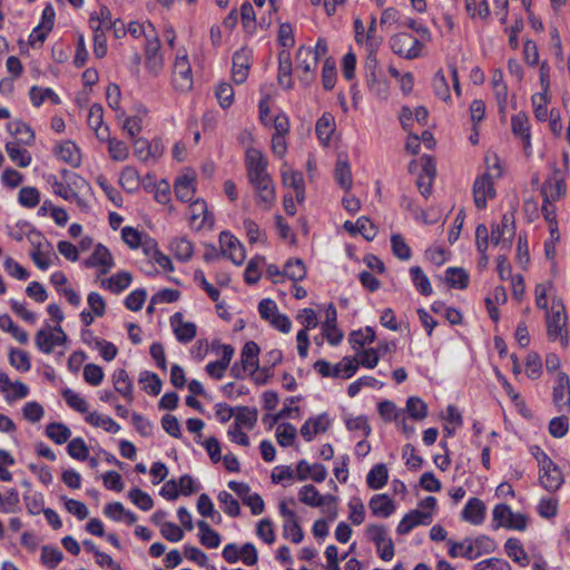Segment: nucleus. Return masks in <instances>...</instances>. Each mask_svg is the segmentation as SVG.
Instances as JSON below:
<instances>
[{
  "mask_svg": "<svg viewBox=\"0 0 570 570\" xmlns=\"http://www.w3.org/2000/svg\"><path fill=\"white\" fill-rule=\"evenodd\" d=\"M55 155L62 161L78 167L81 161L79 148L72 141H63L55 148Z\"/></svg>",
  "mask_w": 570,
  "mask_h": 570,
  "instance_id": "obj_28",
  "label": "nucleus"
},
{
  "mask_svg": "<svg viewBox=\"0 0 570 570\" xmlns=\"http://www.w3.org/2000/svg\"><path fill=\"white\" fill-rule=\"evenodd\" d=\"M87 268H99V275H106L115 266L110 250L102 244L95 246L92 254L83 261Z\"/></svg>",
  "mask_w": 570,
  "mask_h": 570,
  "instance_id": "obj_14",
  "label": "nucleus"
},
{
  "mask_svg": "<svg viewBox=\"0 0 570 570\" xmlns=\"http://www.w3.org/2000/svg\"><path fill=\"white\" fill-rule=\"evenodd\" d=\"M357 371L355 358L345 356L341 362L333 366L332 377H352Z\"/></svg>",
  "mask_w": 570,
  "mask_h": 570,
  "instance_id": "obj_50",
  "label": "nucleus"
},
{
  "mask_svg": "<svg viewBox=\"0 0 570 570\" xmlns=\"http://www.w3.org/2000/svg\"><path fill=\"white\" fill-rule=\"evenodd\" d=\"M474 570H511L510 563L500 558H490L476 562L473 566Z\"/></svg>",
  "mask_w": 570,
  "mask_h": 570,
  "instance_id": "obj_64",
  "label": "nucleus"
},
{
  "mask_svg": "<svg viewBox=\"0 0 570 570\" xmlns=\"http://www.w3.org/2000/svg\"><path fill=\"white\" fill-rule=\"evenodd\" d=\"M258 355L259 346L255 342L249 341L245 343L240 354L243 370L250 371L252 374L258 371Z\"/></svg>",
  "mask_w": 570,
  "mask_h": 570,
  "instance_id": "obj_32",
  "label": "nucleus"
},
{
  "mask_svg": "<svg viewBox=\"0 0 570 570\" xmlns=\"http://www.w3.org/2000/svg\"><path fill=\"white\" fill-rule=\"evenodd\" d=\"M268 159L265 157L262 150L257 148H248L245 154V168L247 178H258L265 175H269L267 171Z\"/></svg>",
  "mask_w": 570,
  "mask_h": 570,
  "instance_id": "obj_13",
  "label": "nucleus"
},
{
  "mask_svg": "<svg viewBox=\"0 0 570 570\" xmlns=\"http://www.w3.org/2000/svg\"><path fill=\"white\" fill-rule=\"evenodd\" d=\"M330 426V420L326 414L311 417L301 428V435L305 441H312L320 432H325Z\"/></svg>",
  "mask_w": 570,
  "mask_h": 570,
  "instance_id": "obj_24",
  "label": "nucleus"
},
{
  "mask_svg": "<svg viewBox=\"0 0 570 570\" xmlns=\"http://www.w3.org/2000/svg\"><path fill=\"white\" fill-rule=\"evenodd\" d=\"M46 435L57 444L66 443L70 435V429L63 423L52 422L46 428Z\"/></svg>",
  "mask_w": 570,
  "mask_h": 570,
  "instance_id": "obj_47",
  "label": "nucleus"
},
{
  "mask_svg": "<svg viewBox=\"0 0 570 570\" xmlns=\"http://www.w3.org/2000/svg\"><path fill=\"white\" fill-rule=\"evenodd\" d=\"M445 281L453 288L464 289L469 285V274L460 267H449L445 271Z\"/></svg>",
  "mask_w": 570,
  "mask_h": 570,
  "instance_id": "obj_46",
  "label": "nucleus"
},
{
  "mask_svg": "<svg viewBox=\"0 0 570 570\" xmlns=\"http://www.w3.org/2000/svg\"><path fill=\"white\" fill-rule=\"evenodd\" d=\"M253 63V52L248 48L237 50L233 56L232 77L235 83H244Z\"/></svg>",
  "mask_w": 570,
  "mask_h": 570,
  "instance_id": "obj_15",
  "label": "nucleus"
},
{
  "mask_svg": "<svg viewBox=\"0 0 570 570\" xmlns=\"http://www.w3.org/2000/svg\"><path fill=\"white\" fill-rule=\"evenodd\" d=\"M170 325L177 341L183 344L191 342L197 334L196 324L193 322H185L181 313L177 312L170 316Z\"/></svg>",
  "mask_w": 570,
  "mask_h": 570,
  "instance_id": "obj_19",
  "label": "nucleus"
},
{
  "mask_svg": "<svg viewBox=\"0 0 570 570\" xmlns=\"http://www.w3.org/2000/svg\"><path fill=\"white\" fill-rule=\"evenodd\" d=\"M174 83L181 91L188 90L193 86L191 68L187 55L177 56L174 63Z\"/></svg>",
  "mask_w": 570,
  "mask_h": 570,
  "instance_id": "obj_16",
  "label": "nucleus"
},
{
  "mask_svg": "<svg viewBox=\"0 0 570 570\" xmlns=\"http://www.w3.org/2000/svg\"><path fill=\"white\" fill-rule=\"evenodd\" d=\"M406 411L409 415L416 421H421L428 416V405L417 396H411L407 399Z\"/></svg>",
  "mask_w": 570,
  "mask_h": 570,
  "instance_id": "obj_54",
  "label": "nucleus"
},
{
  "mask_svg": "<svg viewBox=\"0 0 570 570\" xmlns=\"http://www.w3.org/2000/svg\"><path fill=\"white\" fill-rule=\"evenodd\" d=\"M366 537L375 543L377 553L384 561H390L394 557V543L389 537L385 525L370 524L366 527Z\"/></svg>",
  "mask_w": 570,
  "mask_h": 570,
  "instance_id": "obj_6",
  "label": "nucleus"
},
{
  "mask_svg": "<svg viewBox=\"0 0 570 570\" xmlns=\"http://www.w3.org/2000/svg\"><path fill=\"white\" fill-rule=\"evenodd\" d=\"M298 499L302 503L312 508H320L326 503V498H323L318 490L312 484L304 485L299 489Z\"/></svg>",
  "mask_w": 570,
  "mask_h": 570,
  "instance_id": "obj_36",
  "label": "nucleus"
},
{
  "mask_svg": "<svg viewBox=\"0 0 570 570\" xmlns=\"http://www.w3.org/2000/svg\"><path fill=\"white\" fill-rule=\"evenodd\" d=\"M446 544L451 558L460 557L468 560H475L483 554L494 552L497 549L494 539L485 534H480L475 538H465L460 542L448 540Z\"/></svg>",
  "mask_w": 570,
  "mask_h": 570,
  "instance_id": "obj_1",
  "label": "nucleus"
},
{
  "mask_svg": "<svg viewBox=\"0 0 570 570\" xmlns=\"http://www.w3.org/2000/svg\"><path fill=\"white\" fill-rule=\"evenodd\" d=\"M296 476L299 481L311 478L315 482H323L327 476L326 468L321 463L309 464L305 460H301L296 466Z\"/></svg>",
  "mask_w": 570,
  "mask_h": 570,
  "instance_id": "obj_22",
  "label": "nucleus"
},
{
  "mask_svg": "<svg viewBox=\"0 0 570 570\" xmlns=\"http://www.w3.org/2000/svg\"><path fill=\"white\" fill-rule=\"evenodd\" d=\"M296 62L297 69H302L305 73L304 80L308 81V76L313 73V71L317 67L316 58H313V50L309 47H299L296 52Z\"/></svg>",
  "mask_w": 570,
  "mask_h": 570,
  "instance_id": "obj_33",
  "label": "nucleus"
},
{
  "mask_svg": "<svg viewBox=\"0 0 570 570\" xmlns=\"http://www.w3.org/2000/svg\"><path fill=\"white\" fill-rule=\"evenodd\" d=\"M115 390L125 397L128 403L134 401V385L126 370L118 368L112 374Z\"/></svg>",
  "mask_w": 570,
  "mask_h": 570,
  "instance_id": "obj_26",
  "label": "nucleus"
},
{
  "mask_svg": "<svg viewBox=\"0 0 570 570\" xmlns=\"http://www.w3.org/2000/svg\"><path fill=\"white\" fill-rule=\"evenodd\" d=\"M9 362L11 366L20 372H28L31 367L30 358L27 352L18 348H11L9 353Z\"/></svg>",
  "mask_w": 570,
  "mask_h": 570,
  "instance_id": "obj_60",
  "label": "nucleus"
},
{
  "mask_svg": "<svg viewBox=\"0 0 570 570\" xmlns=\"http://www.w3.org/2000/svg\"><path fill=\"white\" fill-rule=\"evenodd\" d=\"M530 451L538 462L540 484L550 492L559 490L563 483V475L559 466L540 446L534 445Z\"/></svg>",
  "mask_w": 570,
  "mask_h": 570,
  "instance_id": "obj_2",
  "label": "nucleus"
},
{
  "mask_svg": "<svg viewBox=\"0 0 570 570\" xmlns=\"http://www.w3.org/2000/svg\"><path fill=\"white\" fill-rule=\"evenodd\" d=\"M31 104L35 107H40L46 99L50 100L53 105L60 104L59 96L51 88H41L32 86L29 91Z\"/></svg>",
  "mask_w": 570,
  "mask_h": 570,
  "instance_id": "obj_42",
  "label": "nucleus"
},
{
  "mask_svg": "<svg viewBox=\"0 0 570 570\" xmlns=\"http://www.w3.org/2000/svg\"><path fill=\"white\" fill-rule=\"evenodd\" d=\"M560 309L558 307V312L557 311H547L546 314H547V334H548V337L549 340L551 341H556V340H560L561 341V344L563 346H567L568 343H569V337H568V332L563 328L564 325L567 324V314L566 313H560Z\"/></svg>",
  "mask_w": 570,
  "mask_h": 570,
  "instance_id": "obj_11",
  "label": "nucleus"
},
{
  "mask_svg": "<svg viewBox=\"0 0 570 570\" xmlns=\"http://www.w3.org/2000/svg\"><path fill=\"white\" fill-rule=\"evenodd\" d=\"M132 276L129 272H118L111 277L102 281V286L111 293L119 294L130 286Z\"/></svg>",
  "mask_w": 570,
  "mask_h": 570,
  "instance_id": "obj_34",
  "label": "nucleus"
},
{
  "mask_svg": "<svg viewBox=\"0 0 570 570\" xmlns=\"http://www.w3.org/2000/svg\"><path fill=\"white\" fill-rule=\"evenodd\" d=\"M189 219L197 228H203L207 223H212L213 218L209 216L207 204L204 199H196L189 205Z\"/></svg>",
  "mask_w": 570,
  "mask_h": 570,
  "instance_id": "obj_27",
  "label": "nucleus"
},
{
  "mask_svg": "<svg viewBox=\"0 0 570 570\" xmlns=\"http://www.w3.org/2000/svg\"><path fill=\"white\" fill-rule=\"evenodd\" d=\"M432 522V513L419 509L412 510L406 513L400 523L396 531L399 534H407L417 525H429Z\"/></svg>",
  "mask_w": 570,
  "mask_h": 570,
  "instance_id": "obj_17",
  "label": "nucleus"
},
{
  "mask_svg": "<svg viewBox=\"0 0 570 570\" xmlns=\"http://www.w3.org/2000/svg\"><path fill=\"white\" fill-rule=\"evenodd\" d=\"M87 122L100 141L109 139V128L104 126V109L100 104H94L89 108Z\"/></svg>",
  "mask_w": 570,
  "mask_h": 570,
  "instance_id": "obj_20",
  "label": "nucleus"
},
{
  "mask_svg": "<svg viewBox=\"0 0 570 570\" xmlns=\"http://www.w3.org/2000/svg\"><path fill=\"white\" fill-rule=\"evenodd\" d=\"M9 132L17 137V142L30 146L35 141V132L26 122L21 120L10 121L7 125Z\"/></svg>",
  "mask_w": 570,
  "mask_h": 570,
  "instance_id": "obj_31",
  "label": "nucleus"
},
{
  "mask_svg": "<svg viewBox=\"0 0 570 570\" xmlns=\"http://www.w3.org/2000/svg\"><path fill=\"white\" fill-rule=\"evenodd\" d=\"M411 279L415 288L424 296L432 294V285L420 266H412L410 268Z\"/></svg>",
  "mask_w": 570,
  "mask_h": 570,
  "instance_id": "obj_45",
  "label": "nucleus"
},
{
  "mask_svg": "<svg viewBox=\"0 0 570 570\" xmlns=\"http://www.w3.org/2000/svg\"><path fill=\"white\" fill-rule=\"evenodd\" d=\"M68 337L60 325L51 327L46 324L35 335V344L43 354L52 353L58 345H65Z\"/></svg>",
  "mask_w": 570,
  "mask_h": 570,
  "instance_id": "obj_3",
  "label": "nucleus"
},
{
  "mask_svg": "<svg viewBox=\"0 0 570 570\" xmlns=\"http://www.w3.org/2000/svg\"><path fill=\"white\" fill-rule=\"evenodd\" d=\"M294 282L303 281L306 276V268L301 258H291L284 265V273Z\"/></svg>",
  "mask_w": 570,
  "mask_h": 570,
  "instance_id": "obj_49",
  "label": "nucleus"
},
{
  "mask_svg": "<svg viewBox=\"0 0 570 570\" xmlns=\"http://www.w3.org/2000/svg\"><path fill=\"white\" fill-rule=\"evenodd\" d=\"M176 197L184 203L191 200L196 191V179L193 176L184 175L178 177L174 185Z\"/></svg>",
  "mask_w": 570,
  "mask_h": 570,
  "instance_id": "obj_29",
  "label": "nucleus"
},
{
  "mask_svg": "<svg viewBox=\"0 0 570 570\" xmlns=\"http://www.w3.org/2000/svg\"><path fill=\"white\" fill-rule=\"evenodd\" d=\"M392 51L405 59L412 60L420 57L423 45L407 32H400L391 37Z\"/></svg>",
  "mask_w": 570,
  "mask_h": 570,
  "instance_id": "obj_5",
  "label": "nucleus"
},
{
  "mask_svg": "<svg viewBox=\"0 0 570 570\" xmlns=\"http://www.w3.org/2000/svg\"><path fill=\"white\" fill-rule=\"evenodd\" d=\"M567 184L564 178L559 177V169H554L553 177L546 179L541 186V196L543 199L556 203L566 196Z\"/></svg>",
  "mask_w": 570,
  "mask_h": 570,
  "instance_id": "obj_18",
  "label": "nucleus"
},
{
  "mask_svg": "<svg viewBox=\"0 0 570 570\" xmlns=\"http://www.w3.org/2000/svg\"><path fill=\"white\" fill-rule=\"evenodd\" d=\"M552 397L554 405L559 410L570 406V380L564 372L557 374Z\"/></svg>",
  "mask_w": 570,
  "mask_h": 570,
  "instance_id": "obj_21",
  "label": "nucleus"
},
{
  "mask_svg": "<svg viewBox=\"0 0 570 570\" xmlns=\"http://www.w3.org/2000/svg\"><path fill=\"white\" fill-rule=\"evenodd\" d=\"M85 421L88 424L95 428H101L109 433H117L120 431V425L117 422H115L110 416L99 414L98 412L88 413Z\"/></svg>",
  "mask_w": 570,
  "mask_h": 570,
  "instance_id": "obj_38",
  "label": "nucleus"
},
{
  "mask_svg": "<svg viewBox=\"0 0 570 570\" xmlns=\"http://www.w3.org/2000/svg\"><path fill=\"white\" fill-rule=\"evenodd\" d=\"M335 179L337 184L345 190L353 185L351 167L347 161L338 160L335 167Z\"/></svg>",
  "mask_w": 570,
  "mask_h": 570,
  "instance_id": "obj_55",
  "label": "nucleus"
},
{
  "mask_svg": "<svg viewBox=\"0 0 570 570\" xmlns=\"http://www.w3.org/2000/svg\"><path fill=\"white\" fill-rule=\"evenodd\" d=\"M287 503L294 505L295 500L292 498L283 500L278 505L279 513L284 518L283 535L286 539H291L294 543H299L304 539V533L298 523V518L295 511L288 509Z\"/></svg>",
  "mask_w": 570,
  "mask_h": 570,
  "instance_id": "obj_7",
  "label": "nucleus"
},
{
  "mask_svg": "<svg viewBox=\"0 0 570 570\" xmlns=\"http://www.w3.org/2000/svg\"><path fill=\"white\" fill-rule=\"evenodd\" d=\"M296 428L291 423H284L276 430V439L281 446H291L296 438Z\"/></svg>",
  "mask_w": 570,
  "mask_h": 570,
  "instance_id": "obj_61",
  "label": "nucleus"
},
{
  "mask_svg": "<svg viewBox=\"0 0 570 570\" xmlns=\"http://www.w3.org/2000/svg\"><path fill=\"white\" fill-rule=\"evenodd\" d=\"M504 550L509 558L518 564L524 567L529 563V557L519 539H508L504 543Z\"/></svg>",
  "mask_w": 570,
  "mask_h": 570,
  "instance_id": "obj_35",
  "label": "nucleus"
},
{
  "mask_svg": "<svg viewBox=\"0 0 570 570\" xmlns=\"http://www.w3.org/2000/svg\"><path fill=\"white\" fill-rule=\"evenodd\" d=\"M197 527L199 530V541L203 546L208 549H215L219 547L222 538L217 531L213 530L204 520L198 521Z\"/></svg>",
  "mask_w": 570,
  "mask_h": 570,
  "instance_id": "obj_39",
  "label": "nucleus"
},
{
  "mask_svg": "<svg viewBox=\"0 0 570 570\" xmlns=\"http://www.w3.org/2000/svg\"><path fill=\"white\" fill-rule=\"evenodd\" d=\"M515 235L514 216L512 213L502 215L501 223L493 225L490 240L493 245H500L504 249H510Z\"/></svg>",
  "mask_w": 570,
  "mask_h": 570,
  "instance_id": "obj_8",
  "label": "nucleus"
},
{
  "mask_svg": "<svg viewBox=\"0 0 570 570\" xmlns=\"http://www.w3.org/2000/svg\"><path fill=\"white\" fill-rule=\"evenodd\" d=\"M292 59L289 50L282 49L278 52V83L285 88L291 89L293 87L292 80Z\"/></svg>",
  "mask_w": 570,
  "mask_h": 570,
  "instance_id": "obj_25",
  "label": "nucleus"
},
{
  "mask_svg": "<svg viewBox=\"0 0 570 570\" xmlns=\"http://www.w3.org/2000/svg\"><path fill=\"white\" fill-rule=\"evenodd\" d=\"M160 49L161 43L158 35H149L144 53L145 67L153 77H157L164 69V56Z\"/></svg>",
  "mask_w": 570,
  "mask_h": 570,
  "instance_id": "obj_9",
  "label": "nucleus"
},
{
  "mask_svg": "<svg viewBox=\"0 0 570 570\" xmlns=\"http://www.w3.org/2000/svg\"><path fill=\"white\" fill-rule=\"evenodd\" d=\"M512 131L514 135L521 137L529 144L530 132H529V118L524 112H519L514 115L511 119Z\"/></svg>",
  "mask_w": 570,
  "mask_h": 570,
  "instance_id": "obj_53",
  "label": "nucleus"
},
{
  "mask_svg": "<svg viewBox=\"0 0 570 570\" xmlns=\"http://www.w3.org/2000/svg\"><path fill=\"white\" fill-rule=\"evenodd\" d=\"M434 94L443 101L451 100L450 88L443 70H438L432 80Z\"/></svg>",
  "mask_w": 570,
  "mask_h": 570,
  "instance_id": "obj_56",
  "label": "nucleus"
},
{
  "mask_svg": "<svg viewBox=\"0 0 570 570\" xmlns=\"http://www.w3.org/2000/svg\"><path fill=\"white\" fill-rule=\"evenodd\" d=\"M19 145L21 144L17 141H9L6 144V151L13 163L21 168H26L31 164V155L27 149L21 148Z\"/></svg>",
  "mask_w": 570,
  "mask_h": 570,
  "instance_id": "obj_37",
  "label": "nucleus"
},
{
  "mask_svg": "<svg viewBox=\"0 0 570 570\" xmlns=\"http://www.w3.org/2000/svg\"><path fill=\"white\" fill-rule=\"evenodd\" d=\"M495 194L491 174L484 173L475 178L473 184V198L476 208L484 209L488 199L494 198Z\"/></svg>",
  "mask_w": 570,
  "mask_h": 570,
  "instance_id": "obj_12",
  "label": "nucleus"
},
{
  "mask_svg": "<svg viewBox=\"0 0 570 570\" xmlns=\"http://www.w3.org/2000/svg\"><path fill=\"white\" fill-rule=\"evenodd\" d=\"M128 498L130 501L137 505L142 511H149L154 507V501L151 497L140 490L139 488H134L128 492Z\"/></svg>",
  "mask_w": 570,
  "mask_h": 570,
  "instance_id": "obj_59",
  "label": "nucleus"
},
{
  "mask_svg": "<svg viewBox=\"0 0 570 570\" xmlns=\"http://www.w3.org/2000/svg\"><path fill=\"white\" fill-rule=\"evenodd\" d=\"M389 479V472L385 464L380 463L374 465L366 476V483L370 489L372 490H379L382 489Z\"/></svg>",
  "mask_w": 570,
  "mask_h": 570,
  "instance_id": "obj_43",
  "label": "nucleus"
},
{
  "mask_svg": "<svg viewBox=\"0 0 570 570\" xmlns=\"http://www.w3.org/2000/svg\"><path fill=\"white\" fill-rule=\"evenodd\" d=\"M18 200L21 206L33 208L40 202V193L36 187H22L19 191Z\"/></svg>",
  "mask_w": 570,
  "mask_h": 570,
  "instance_id": "obj_62",
  "label": "nucleus"
},
{
  "mask_svg": "<svg viewBox=\"0 0 570 570\" xmlns=\"http://www.w3.org/2000/svg\"><path fill=\"white\" fill-rule=\"evenodd\" d=\"M337 77L335 61L327 58L322 69V85L325 90H332L335 86Z\"/></svg>",
  "mask_w": 570,
  "mask_h": 570,
  "instance_id": "obj_58",
  "label": "nucleus"
},
{
  "mask_svg": "<svg viewBox=\"0 0 570 570\" xmlns=\"http://www.w3.org/2000/svg\"><path fill=\"white\" fill-rule=\"evenodd\" d=\"M139 382L144 383L142 389L151 395H158L161 391V380L155 373L148 371L140 373Z\"/></svg>",
  "mask_w": 570,
  "mask_h": 570,
  "instance_id": "obj_57",
  "label": "nucleus"
},
{
  "mask_svg": "<svg viewBox=\"0 0 570 570\" xmlns=\"http://www.w3.org/2000/svg\"><path fill=\"white\" fill-rule=\"evenodd\" d=\"M375 341V332L372 327L367 326L365 330L352 332L350 335V343L353 350L362 348L366 344H371Z\"/></svg>",
  "mask_w": 570,
  "mask_h": 570,
  "instance_id": "obj_51",
  "label": "nucleus"
},
{
  "mask_svg": "<svg viewBox=\"0 0 570 570\" xmlns=\"http://www.w3.org/2000/svg\"><path fill=\"white\" fill-rule=\"evenodd\" d=\"M368 508L376 517L389 518L394 511L395 505L386 494H375L368 502Z\"/></svg>",
  "mask_w": 570,
  "mask_h": 570,
  "instance_id": "obj_30",
  "label": "nucleus"
},
{
  "mask_svg": "<svg viewBox=\"0 0 570 570\" xmlns=\"http://www.w3.org/2000/svg\"><path fill=\"white\" fill-rule=\"evenodd\" d=\"M461 517L464 521L479 525L484 521L485 504L478 498H471L465 503Z\"/></svg>",
  "mask_w": 570,
  "mask_h": 570,
  "instance_id": "obj_23",
  "label": "nucleus"
},
{
  "mask_svg": "<svg viewBox=\"0 0 570 570\" xmlns=\"http://www.w3.org/2000/svg\"><path fill=\"white\" fill-rule=\"evenodd\" d=\"M218 501L223 504L224 512L229 517H238L240 514L239 503L229 492H219Z\"/></svg>",
  "mask_w": 570,
  "mask_h": 570,
  "instance_id": "obj_63",
  "label": "nucleus"
},
{
  "mask_svg": "<svg viewBox=\"0 0 570 570\" xmlns=\"http://www.w3.org/2000/svg\"><path fill=\"white\" fill-rule=\"evenodd\" d=\"M170 250L178 261L187 262L193 257L194 246L186 237H176L170 242Z\"/></svg>",
  "mask_w": 570,
  "mask_h": 570,
  "instance_id": "obj_40",
  "label": "nucleus"
},
{
  "mask_svg": "<svg viewBox=\"0 0 570 570\" xmlns=\"http://www.w3.org/2000/svg\"><path fill=\"white\" fill-rule=\"evenodd\" d=\"M219 246L223 256L228 257L235 265H242L246 258L243 244L229 232H222Z\"/></svg>",
  "mask_w": 570,
  "mask_h": 570,
  "instance_id": "obj_10",
  "label": "nucleus"
},
{
  "mask_svg": "<svg viewBox=\"0 0 570 570\" xmlns=\"http://www.w3.org/2000/svg\"><path fill=\"white\" fill-rule=\"evenodd\" d=\"M531 100L535 118L544 121L548 117V105L551 101L550 94L537 92L532 96Z\"/></svg>",
  "mask_w": 570,
  "mask_h": 570,
  "instance_id": "obj_52",
  "label": "nucleus"
},
{
  "mask_svg": "<svg viewBox=\"0 0 570 570\" xmlns=\"http://www.w3.org/2000/svg\"><path fill=\"white\" fill-rule=\"evenodd\" d=\"M422 161V173L421 176H425L428 178L426 188L423 190V196L428 198L432 191V184L436 176V163L432 156L424 155L421 158Z\"/></svg>",
  "mask_w": 570,
  "mask_h": 570,
  "instance_id": "obj_44",
  "label": "nucleus"
},
{
  "mask_svg": "<svg viewBox=\"0 0 570 570\" xmlns=\"http://www.w3.org/2000/svg\"><path fill=\"white\" fill-rule=\"evenodd\" d=\"M335 130V120L332 114L324 112L322 117L316 121L315 131L318 139L327 144Z\"/></svg>",
  "mask_w": 570,
  "mask_h": 570,
  "instance_id": "obj_41",
  "label": "nucleus"
},
{
  "mask_svg": "<svg viewBox=\"0 0 570 570\" xmlns=\"http://www.w3.org/2000/svg\"><path fill=\"white\" fill-rule=\"evenodd\" d=\"M257 415L258 413L256 409H249L247 406L238 407L235 415V422L233 424L252 430L257 422Z\"/></svg>",
  "mask_w": 570,
  "mask_h": 570,
  "instance_id": "obj_48",
  "label": "nucleus"
},
{
  "mask_svg": "<svg viewBox=\"0 0 570 570\" xmlns=\"http://www.w3.org/2000/svg\"><path fill=\"white\" fill-rule=\"evenodd\" d=\"M254 188L256 204L264 210H269L276 203V189L271 175L249 179Z\"/></svg>",
  "mask_w": 570,
  "mask_h": 570,
  "instance_id": "obj_4",
  "label": "nucleus"
}]
</instances>
